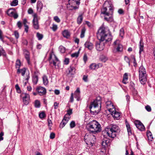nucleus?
Segmentation results:
<instances>
[{
  "mask_svg": "<svg viewBox=\"0 0 155 155\" xmlns=\"http://www.w3.org/2000/svg\"><path fill=\"white\" fill-rule=\"evenodd\" d=\"M124 35V31L123 28H121L120 30V35L123 37Z\"/></svg>",
  "mask_w": 155,
  "mask_h": 155,
  "instance_id": "c03bdc74",
  "label": "nucleus"
},
{
  "mask_svg": "<svg viewBox=\"0 0 155 155\" xmlns=\"http://www.w3.org/2000/svg\"><path fill=\"white\" fill-rule=\"evenodd\" d=\"M74 101L73 94L72 93L71 94V96L70 98V101L71 102H73Z\"/></svg>",
  "mask_w": 155,
  "mask_h": 155,
  "instance_id": "e2e57ef3",
  "label": "nucleus"
},
{
  "mask_svg": "<svg viewBox=\"0 0 155 155\" xmlns=\"http://www.w3.org/2000/svg\"><path fill=\"white\" fill-rule=\"evenodd\" d=\"M59 50L61 53H64L65 51V48L62 46H60L59 47Z\"/></svg>",
  "mask_w": 155,
  "mask_h": 155,
  "instance_id": "e433bc0d",
  "label": "nucleus"
},
{
  "mask_svg": "<svg viewBox=\"0 0 155 155\" xmlns=\"http://www.w3.org/2000/svg\"><path fill=\"white\" fill-rule=\"evenodd\" d=\"M79 52H76L74 53H73L71 54V56L72 58H77L78 57L79 55Z\"/></svg>",
  "mask_w": 155,
  "mask_h": 155,
  "instance_id": "37998d69",
  "label": "nucleus"
},
{
  "mask_svg": "<svg viewBox=\"0 0 155 155\" xmlns=\"http://www.w3.org/2000/svg\"><path fill=\"white\" fill-rule=\"evenodd\" d=\"M48 60L50 64H53L54 66H56V63L59 61L58 59L53 52L50 53Z\"/></svg>",
  "mask_w": 155,
  "mask_h": 155,
  "instance_id": "6e6552de",
  "label": "nucleus"
},
{
  "mask_svg": "<svg viewBox=\"0 0 155 155\" xmlns=\"http://www.w3.org/2000/svg\"><path fill=\"white\" fill-rule=\"evenodd\" d=\"M80 1V0H68V4L74 8H77L78 7H76L75 5H79Z\"/></svg>",
  "mask_w": 155,
  "mask_h": 155,
  "instance_id": "2eb2a0df",
  "label": "nucleus"
},
{
  "mask_svg": "<svg viewBox=\"0 0 155 155\" xmlns=\"http://www.w3.org/2000/svg\"><path fill=\"white\" fill-rule=\"evenodd\" d=\"M63 36L66 38H68L70 36V33L67 30H65L62 32Z\"/></svg>",
  "mask_w": 155,
  "mask_h": 155,
  "instance_id": "cd10ccee",
  "label": "nucleus"
},
{
  "mask_svg": "<svg viewBox=\"0 0 155 155\" xmlns=\"http://www.w3.org/2000/svg\"><path fill=\"white\" fill-rule=\"evenodd\" d=\"M114 47L116 48V50L117 51H121L123 50L122 45L120 44V41L117 40L114 43Z\"/></svg>",
  "mask_w": 155,
  "mask_h": 155,
  "instance_id": "f8f14e48",
  "label": "nucleus"
},
{
  "mask_svg": "<svg viewBox=\"0 0 155 155\" xmlns=\"http://www.w3.org/2000/svg\"><path fill=\"white\" fill-rule=\"evenodd\" d=\"M15 88L16 89V90L17 91V92L18 93H21V90L20 88V87L18 86V84H16L15 85Z\"/></svg>",
  "mask_w": 155,
  "mask_h": 155,
  "instance_id": "09e8293b",
  "label": "nucleus"
},
{
  "mask_svg": "<svg viewBox=\"0 0 155 155\" xmlns=\"http://www.w3.org/2000/svg\"><path fill=\"white\" fill-rule=\"evenodd\" d=\"M2 31L0 29V39L3 42H4L3 38L2 36Z\"/></svg>",
  "mask_w": 155,
  "mask_h": 155,
  "instance_id": "6e6d98bb",
  "label": "nucleus"
},
{
  "mask_svg": "<svg viewBox=\"0 0 155 155\" xmlns=\"http://www.w3.org/2000/svg\"><path fill=\"white\" fill-rule=\"evenodd\" d=\"M101 64H97L95 63H92L90 66L89 68L91 70H95L98 69L99 67L102 66Z\"/></svg>",
  "mask_w": 155,
  "mask_h": 155,
  "instance_id": "412c9836",
  "label": "nucleus"
},
{
  "mask_svg": "<svg viewBox=\"0 0 155 155\" xmlns=\"http://www.w3.org/2000/svg\"><path fill=\"white\" fill-rule=\"evenodd\" d=\"M17 25L19 29H21L22 27L21 23L20 21H18L17 23Z\"/></svg>",
  "mask_w": 155,
  "mask_h": 155,
  "instance_id": "bf43d9fd",
  "label": "nucleus"
},
{
  "mask_svg": "<svg viewBox=\"0 0 155 155\" xmlns=\"http://www.w3.org/2000/svg\"><path fill=\"white\" fill-rule=\"evenodd\" d=\"M148 140L150 141H152L153 140V136H147Z\"/></svg>",
  "mask_w": 155,
  "mask_h": 155,
  "instance_id": "774afa93",
  "label": "nucleus"
},
{
  "mask_svg": "<svg viewBox=\"0 0 155 155\" xmlns=\"http://www.w3.org/2000/svg\"><path fill=\"white\" fill-rule=\"evenodd\" d=\"M139 53L140 55L141 54V52L143 50L144 48V44L143 42V41L142 39H140L139 44Z\"/></svg>",
  "mask_w": 155,
  "mask_h": 155,
  "instance_id": "5701e85b",
  "label": "nucleus"
},
{
  "mask_svg": "<svg viewBox=\"0 0 155 155\" xmlns=\"http://www.w3.org/2000/svg\"><path fill=\"white\" fill-rule=\"evenodd\" d=\"M120 132V130L118 126L116 125H112L111 128L106 127L102 131L103 136H116Z\"/></svg>",
  "mask_w": 155,
  "mask_h": 155,
  "instance_id": "20e7f679",
  "label": "nucleus"
},
{
  "mask_svg": "<svg viewBox=\"0 0 155 155\" xmlns=\"http://www.w3.org/2000/svg\"><path fill=\"white\" fill-rule=\"evenodd\" d=\"M83 19V17L82 15H79L77 19V22L78 24H80L82 23Z\"/></svg>",
  "mask_w": 155,
  "mask_h": 155,
  "instance_id": "2f4dec72",
  "label": "nucleus"
},
{
  "mask_svg": "<svg viewBox=\"0 0 155 155\" xmlns=\"http://www.w3.org/2000/svg\"><path fill=\"white\" fill-rule=\"evenodd\" d=\"M87 55L86 54H85L84 55V57H83V60L85 62H86V61H87Z\"/></svg>",
  "mask_w": 155,
  "mask_h": 155,
  "instance_id": "338daca9",
  "label": "nucleus"
},
{
  "mask_svg": "<svg viewBox=\"0 0 155 155\" xmlns=\"http://www.w3.org/2000/svg\"><path fill=\"white\" fill-rule=\"evenodd\" d=\"M98 39L101 41L110 42L112 40V36L109 30L103 26L100 27L97 33Z\"/></svg>",
  "mask_w": 155,
  "mask_h": 155,
  "instance_id": "f03ea898",
  "label": "nucleus"
},
{
  "mask_svg": "<svg viewBox=\"0 0 155 155\" xmlns=\"http://www.w3.org/2000/svg\"><path fill=\"white\" fill-rule=\"evenodd\" d=\"M36 90L40 95H44L45 94L46 92V89L41 87H40L37 88Z\"/></svg>",
  "mask_w": 155,
  "mask_h": 155,
  "instance_id": "6ab92c4d",
  "label": "nucleus"
},
{
  "mask_svg": "<svg viewBox=\"0 0 155 155\" xmlns=\"http://www.w3.org/2000/svg\"><path fill=\"white\" fill-rule=\"evenodd\" d=\"M83 80L85 82H87V76L85 75H84L83 78Z\"/></svg>",
  "mask_w": 155,
  "mask_h": 155,
  "instance_id": "052dcab7",
  "label": "nucleus"
},
{
  "mask_svg": "<svg viewBox=\"0 0 155 155\" xmlns=\"http://www.w3.org/2000/svg\"><path fill=\"white\" fill-rule=\"evenodd\" d=\"M101 101L100 100L95 99L90 103L89 108L92 114L96 115L100 110Z\"/></svg>",
  "mask_w": 155,
  "mask_h": 155,
  "instance_id": "7ed1b4c3",
  "label": "nucleus"
},
{
  "mask_svg": "<svg viewBox=\"0 0 155 155\" xmlns=\"http://www.w3.org/2000/svg\"><path fill=\"white\" fill-rule=\"evenodd\" d=\"M69 59L68 58H65L64 61V64L67 65L69 64Z\"/></svg>",
  "mask_w": 155,
  "mask_h": 155,
  "instance_id": "4d7b16f0",
  "label": "nucleus"
},
{
  "mask_svg": "<svg viewBox=\"0 0 155 155\" xmlns=\"http://www.w3.org/2000/svg\"><path fill=\"white\" fill-rule=\"evenodd\" d=\"M86 30V28L84 27L82 29L80 35V37L81 38H82L84 37V35Z\"/></svg>",
  "mask_w": 155,
  "mask_h": 155,
  "instance_id": "72a5a7b5",
  "label": "nucleus"
},
{
  "mask_svg": "<svg viewBox=\"0 0 155 155\" xmlns=\"http://www.w3.org/2000/svg\"><path fill=\"white\" fill-rule=\"evenodd\" d=\"M25 30L26 32H28V26L27 25H25Z\"/></svg>",
  "mask_w": 155,
  "mask_h": 155,
  "instance_id": "69168bd1",
  "label": "nucleus"
},
{
  "mask_svg": "<svg viewBox=\"0 0 155 155\" xmlns=\"http://www.w3.org/2000/svg\"><path fill=\"white\" fill-rule=\"evenodd\" d=\"M146 110L148 112H150L151 110V107L148 105H147L145 107Z\"/></svg>",
  "mask_w": 155,
  "mask_h": 155,
  "instance_id": "3c124183",
  "label": "nucleus"
},
{
  "mask_svg": "<svg viewBox=\"0 0 155 155\" xmlns=\"http://www.w3.org/2000/svg\"><path fill=\"white\" fill-rule=\"evenodd\" d=\"M52 25V27H51L50 28L52 30L54 31H56V30L58 29V26L57 25L53 24Z\"/></svg>",
  "mask_w": 155,
  "mask_h": 155,
  "instance_id": "79ce46f5",
  "label": "nucleus"
},
{
  "mask_svg": "<svg viewBox=\"0 0 155 155\" xmlns=\"http://www.w3.org/2000/svg\"><path fill=\"white\" fill-rule=\"evenodd\" d=\"M22 97L23 102L24 104L27 105L29 102L30 96L28 94L26 93H22L21 95Z\"/></svg>",
  "mask_w": 155,
  "mask_h": 155,
  "instance_id": "1a4fd4ad",
  "label": "nucleus"
},
{
  "mask_svg": "<svg viewBox=\"0 0 155 155\" xmlns=\"http://www.w3.org/2000/svg\"><path fill=\"white\" fill-rule=\"evenodd\" d=\"M40 101L36 100L35 101V107L39 108L40 107Z\"/></svg>",
  "mask_w": 155,
  "mask_h": 155,
  "instance_id": "a19ab883",
  "label": "nucleus"
},
{
  "mask_svg": "<svg viewBox=\"0 0 155 155\" xmlns=\"http://www.w3.org/2000/svg\"><path fill=\"white\" fill-rule=\"evenodd\" d=\"M128 74L127 73H125L123 75L122 82L125 84H127V83L128 79Z\"/></svg>",
  "mask_w": 155,
  "mask_h": 155,
  "instance_id": "393cba45",
  "label": "nucleus"
},
{
  "mask_svg": "<svg viewBox=\"0 0 155 155\" xmlns=\"http://www.w3.org/2000/svg\"><path fill=\"white\" fill-rule=\"evenodd\" d=\"M43 7V5L40 2H38L37 5V10L38 12H40Z\"/></svg>",
  "mask_w": 155,
  "mask_h": 155,
  "instance_id": "bb28decb",
  "label": "nucleus"
},
{
  "mask_svg": "<svg viewBox=\"0 0 155 155\" xmlns=\"http://www.w3.org/2000/svg\"><path fill=\"white\" fill-rule=\"evenodd\" d=\"M106 107L110 112L115 111V107L110 101H108L106 102Z\"/></svg>",
  "mask_w": 155,
  "mask_h": 155,
  "instance_id": "9b49d317",
  "label": "nucleus"
},
{
  "mask_svg": "<svg viewBox=\"0 0 155 155\" xmlns=\"http://www.w3.org/2000/svg\"><path fill=\"white\" fill-rule=\"evenodd\" d=\"M21 64L20 61L19 59H17L15 63V68L16 69H17V72L18 73H20V69L19 68L21 66Z\"/></svg>",
  "mask_w": 155,
  "mask_h": 155,
  "instance_id": "b1692460",
  "label": "nucleus"
},
{
  "mask_svg": "<svg viewBox=\"0 0 155 155\" xmlns=\"http://www.w3.org/2000/svg\"><path fill=\"white\" fill-rule=\"evenodd\" d=\"M26 72V69L24 68L22 69H20V73H21L22 76H24Z\"/></svg>",
  "mask_w": 155,
  "mask_h": 155,
  "instance_id": "a18cd8bd",
  "label": "nucleus"
},
{
  "mask_svg": "<svg viewBox=\"0 0 155 155\" xmlns=\"http://www.w3.org/2000/svg\"><path fill=\"white\" fill-rule=\"evenodd\" d=\"M59 103L57 102H55L54 103V109H57L58 107Z\"/></svg>",
  "mask_w": 155,
  "mask_h": 155,
  "instance_id": "13d9d810",
  "label": "nucleus"
},
{
  "mask_svg": "<svg viewBox=\"0 0 155 155\" xmlns=\"http://www.w3.org/2000/svg\"><path fill=\"white\" fill-rule=\"evenodd\" d=\"M109 137L110 138H113L114 137L113 136H107L106 137H105L103 139V140L102 142V148L103 150H101V151L102 152H105L106 150V147L109 144V143L110 142V140L109 139Z\"/></svg>",
  "mask_w": 155,
  "mask_h": 155,
  "instance_id": "0eeeda50",
  "label": "nucleus"
},
{
  "mask_svg": "<svg viewBox=\"0 0 155 155\" xmlns=\"http://www.w3.org/2000/svg\"><path fill=\"white\" fill-rule=\"evenodd\" d=\"M113 117L117 119H118L120 116V114L118 112H116L115 109V111L112 112H110Z\"/></svg>",
  "mask_w": 155,
  "mask_h": 155,
  "instance_id": "4be33fe9",
  "label": "nucleus"
},
{
  "mask_svg": "<svg viewBox=\"0 0 155 155\" xmlns=\"http://www.w3.org/2000/svg\"><path fill=\"white\" fill-rule=\"evenodd\" d=\"M39 73L38 71H36L34 72V74L32 77V81L34 84H36L38 81V76Z\"/></svg>",
  "mask_w": 155,
  "mask_h": 155,
  "instance_id": "4468645a",
  "label": "nucleus"
},
{
  "mask_svg": "<svg viewBox=\"0 0 155 155\" xmlns=\"http://www.w3.org/2000/svg\"><path fill=\"white\" fill-rule=\"evenodd\" d=\"M100 60L101 61L105 62L108 60V58L104 55H102L100 57Z\"/></svg>",
  "mask_w": 155,
  "mask_h": 155,
  "instance_id": "7c9ffc66",
  "label": "nucleus"
},
{
  "mask_svg": "<svg viewBox=\"0 0 155 155\" xmlns=\"http://www.w3.org/2000/svg\"><path fill=\"white\" fill-rule=\"evenodd\" d=\"M135 58L134 56V55H132L130 56V62H133L134 64V66H136V63H135Z\"/></svg>",
  "mask_w": 155,
  "mask_h": 155,
  "instance_id": "f704fd0d",
  "label": "nucleus"
},
{
  "mask_svg": "<svg viewBox=\"0 0 155 155\" xmlns=\"http://www.w3.org/2000/svg\"><path fill=\"white\" fill-rule=\"evenodd\" d=\"M14 34L16 39L18 38L19 37V34L17 31H15L14 32Z\"/></svg>",
  "mask_w": 155,
  "mask_h": 155,
  "instance_id": "864d4df0",
  "label": "nucleus"
},
{
  "mask_svg": "<svg viewBox=\"0 0 155 155\" xmlns=\"http://www.w3.org/2000/svg\"><path fill=\"white\" fill-rule=\"evenodd\" d=\"M88 130L91 133L96 134L101 131V125L99 123L95 120H93L88 124Z\"/></svg>",
  "mask_w": 155,
  "mask_h": 155,
  "instance_id": "39448f33",
  "label": "nucleus"
},
{
  "mask_svg": "<svg viewBox=\"0 0 155 155\" xmlns=\"http://www.w3.org/2000/svg\"><path fill=\"white\" fill-rule=\"evenodd\" d=\"M39 117L41 118H43L45 117V115L44 112H41L39 114Z\"/></svg>",
  "mask_w": 155,
  "mask_h": 155,
  "instance_id": "de8ad7c7",
  "label": "nucleus"
},
{
  "mask_svg": "<svg viewBox=\"0 0 155 155\" xmlns=\"http://www.w3.org/2000/svg\"><path fill=\"white\" fill-rule=\"evenodd\" d=\"M18 0H13L11 3L10 5L12 6H16L18 5Z\"/></svg>",
  "mask_w": 155,
  "mask_h": 155,
  "instance_id": "4c0bfd02",
  "label": "nucleus"
},
{
  "mask_svg": "<svg viewBox=\"0 0 155 155\" xmlns=\"http://www.w3.org/2000/svg\"><path fill=\"white\" fill-rule=\"evenodd\" d=\"M135 84L133 82H131L130 84V88L132 91L133 93L135 94Z\"/></svg>",
  "mask_w": 155,
  "mask_h": 155,
  "instance_id": "473e14b6",
  "label": "nucleus"
},
{
  "mask_svg": "<svg viewBox=\"0 0 155 155\" xmlns=\"http://www.w3.org/2000/svg\"><path fill=\"white\" fill-rule=\"evenodd\" d=\"M71 117H66L64 116L62 122L60 124V127L61 128H63L68 123Z\"/></svg>",
  "mask_w": 155,
  "mask_h": 155,
  "instance_id": "dca6fc26",
  "label": "nucleus"
},
{
  "mask_svg": "<svg viewBox=\"0 0 155 155\" xmlns=\"http://www.w3.org/2000/svg\"><path fill=\"white\" fill-rule=\"evenodd\" d=\"M72 109H69L67 111V114L64 116L66 117H70V115L72 114Z\"/></svg>",
  "mask_w": 155,
  "mask_h": 155,
  "instance_id": "c9c22d12",
  "label": "nucleus"
},
{
  "mask_svg": "<svg viewBox=\"0 0 155 155\" xmlns=\"http://www.w3.org/2000/svg\"><path fill=\"white\" fill-rule=\"evenodd\" d=\"M11 17H13L15 19H16L18 18V15L15 12Z\"/></svg>",
  "mask_w": 155,
  "mask_h": 155,
  "instance_id": "680f3d73",
  "label": "nucleus"
},
{
  "mask_svg": "<svg viewBox=\"0 0 155 155\" xmlns=\"http://www.w3.org/2000/svg\"><path fill=\"white\" fill-rule=\"evenodd\" d=\"M126 127L127 128V131L129 136L132 134L131 130L130 125L128 123L126 120L125 122Z\"/></svg>",
  "mask_w": 155,
  "mask_h": 155,
  "instance_id": "a878e982",
  "label": "nucleus"
},
{
  "mask_svg": "<svg viewBox=\"0 0 155 155\" xmlns=\"http://www.w3.org/2000/svg\"><path fill=\"white\" fill-rule=\"evenodd\" d=\"M104 43L100 42L96 45V49L99 51L102 50L104 48Z\"/></svg>",
  "mask_w": 155,
  "mask_h": 155,
  "instance_id": "aec40b11",
  "label": "nucleus"
},
{
  "mask_svg": "<svg viewBox=\"0 0 155 155\" xmlns=\"http://www.w3.org/2000/svg\"><path fill=\"white\" fill-rule=\"evenodd\" d=\"M15 9L13 8L9 9L7 11V14L10 16L11 17L12 15L15 12L14 11Z\"/></svg>",
  "mask_w": 155,
  "mask_h": 155,
  "instance_id": "c85d7f7f",
  "label": "nucleus"
},
{
  "mask_svg": "<svg viewBox=\"0 0 155 155\" xmlns=\"http://www.w3.org/2000/svg\"><path fill=\"white\" fill-rule=\"evenodd\" d=\"M124 59L126 62L128 63L129 65H130V60H129V58L127 57H125Z\"/></svg>",
  "mask_w": 155,
  "mask_h": 155,
  "instance_id": "0e129e2a",
  "label": "nucleus"
},
{
  "mask_svg": "<svg viewBox=\"0 0 155 155\" xmlns=\"http://www.w3.org/2000/svg\"><path fill=\"white\" fill-rule=\"evenodd\" d=\"M25 57L26 59L27 62L28 64H29L30 63V56L29 54H26L25 55Z\"/></svg>",
  "mask_w": 155,
  "mask_h": 155,
  "instance_id": "8fccbe9b",
  "label": "nucleus"
},
{
  "mask_svg": "<svg viewBox=\"0 0 155 155\" xmlns=\"http://www.w3.org/2000/svg\"><path fill=\"white\" fill-rule=\"evenodd\" d=\"M139 80L141 84L144 85L147 81V74L145 69L141 66L139 68Z\"/></svg>",
  "mask_w": 155,
  "mask_h": 155,
  "instance_id": "423d86ee",
  "label": "nucleus"
},
{
  "mask_svg": "<svg viewBox=\"0 0 155 155\" xmlns=\"http://www.w3.org/2000/svg\"><path fill=\"white\" fill-rule=\"evenodd\" d=\"M33 26L35 29H38L39 28V25L37 14L34 13L33 15Z\"/></svg>",
  "mask_w": 155,
  "mask_h": 155,
  "instance_id": "9d476101",
  "label": "nucleus"
},
{
  "mask_svg": "<svg viewBox=\"0 0 155 155\" xmlns=\"http://www.w3.org/2000/svg\"><path fill=\"white\" fill-rule=\"evenodd\" d=\"M54 20L56 22L59 23L60 21V20L58 16H55L54 17Z\"/></svg>",
  "mask_w": 155,
  "mask_h": 155,
  "instance_id": "603ef678",
  "label": "nucleus"
},
{
  "mask_svg": "<svg viewBox=\"0 0 155 155\" xmlns=\"http://www.w3.org/2000/svg\"><path fill=\"white\" fill-rule=\"evenodd\" d=\"M36 36L38 38V40H41L43 37V35L42 34H41L38 32L37 33Z\"/></svg>",
  "mask_w": 155,
  "mask_h": 155,
  "instance_id": "ea45409f",
  "label": "nucleus"
},
{
  "mask_svg": "<svg viewBox=\"0 0 155 155\" xmlns=\"http://www.w3.org/2000/svg\"><path fill=\"white\" fill-rule=\"evenodd\" d=\"M48 125L49 127H51L52 125V123L51 121L49 119L48 120Z\"/></svg>",
  "mask_w": 155,
  "mask_h": 155,
  "instance_id": "5fc2aeb1",
  "label": "nucleus"
},
{
  "mask_svg": "<svg viewBox=\"0 0 155 155\" xmlns=\"http://www.w3.org/2000/svg\"><path fill=\"white\" fill-rule=\"evenodd\" d=\"M136 127L140 130L142 131L145 130V128L143 124L139 120H136Z\"/></svg>",
  "mask_w": 155,
  "mask_h": 155,
  "instance_id": "f3484780",
  "label": "nucleus"
},
{
  "mask_svg": "<svg viewBox=\"0 0 155 155\" xmlns=\"http://www.w3.org/2000/svg\"><path fill=\"white\" fill-rule=\"evenodd\" d=\"M70 127L71 128H72L75 126V123L74 121H72L70 124Z\"/></svg>",
  "mask_w": 155,
  "mask_h": 155,
  "instance_id": "49530a36",
  "label": "nucleus"
},
{
  "mask_svg": "<svg viewBox=\"0 0 155 155\" xmlns=\"http://www.w3.org/2000/svg\"><path fill=\"white\" fill-rule=\"evenodd\" d=\"M84 45L85 48L90 51L92 50L94 48L93 43L89 41H86L84 44Z\"/></svg>",
  "mask_w": 155,
  "mask_h": 155,
  "instance_id": "a211bd4d",
  "label": "nucleus"
},
{
  "mask_svg": "<svg viewBox=\"0 0 155 155\" xmlns=\"http://www.w3.org/2000/svg\"><path fill=\"white\" fill-rule=\"evenodd\" d=\"M113 6L110 2L106 1L104 4L101 9V13L104 15L105 20L108 21H112L113 20Z\"/></svg>",
  "mask_w": 155,
  "mask_h": 155,
  "instance_id": "f257e3e1",
  "label": "nucleus"
},
{
  "mask_svg": "<svg viewBox=\"0 0 155 155\" xmlns=\"http://www.w3.org/2000/svg\"><path fill=\"white\" fill-rule=\"evenodd\" d=\"M74 97L77 98L78 101H79L80 99V93H74Z\"/></svg>",
  "mask_w": 155,
  "mask_h": 155,
  "instance_id": "58836bf2",
  "label": "nucleus"
},
{
  "mask_svg": "<svg viewBox=\"0 0 155 155\" xmlns=\"http://www.w3.org/2000/svg\"><path fill=\"white\" fill-rule=\"evenodd\" d=\"M75 71L76 69L74 67L70 66L66 71V74L68 75L71 76L75 74Z\"/></svg>",
  "mask_w": 155,
  "mask_h": 155,
  "instance_id": "ddd939ff",
  "label": "nucleus"
},
{
  "mask_svg": "<svg viewBox=\"0 0 155 155\" xmlns=\"http://www.w3.org/2000/svg\"><path fill=\"white\" fill-rule=\"evenodd\" d=\"M43 83L44 85H46L48 84V81L47 77L44 75L42 77Z\"/></svg>",
  "mask_w": 155,
  "mask_h": 155,
  "instance_id": "c756f323",
  "label": "nucleus"
}]
</instances>
